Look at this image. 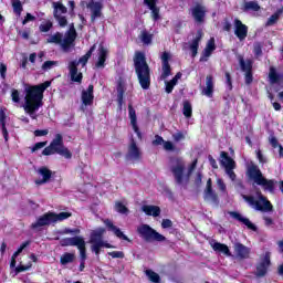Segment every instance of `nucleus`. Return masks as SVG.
Returning a JSON list of instances; mask_svg holds the SVG:
<instances>
[{
    "label": "nucleus",
    "mask_w": 283,
    "mask_h": 283,
    "mask_svg": "<svg viewBox=\"0 0 283 283\" xmlns=\"http://www.w3.org/2000/svg\"><path fill=\"white\" fill-rule=\"evenodd\" d=\"M216 50V39L211 38L207 45L206 49L202 52V55L200 57V61H208L209 56H211V54H213V51Z\"/></svg>",
    "instance_id": "5701e85b"
},
{
    "label": "nucleus",
    "mask_w": 283,
    "mask_h": 283,
    "mask_svg": "<svg viewBox=\"0 0 283 283\" xmlns=\"http://www.w3.org/2000/svg\"><path fill=\"white\" fill-rule=\"evenodd\" d=\"M139 39L144 45H149L151 43V40L154 39V34L149 33L147 30H143Z\"/></svg>",
    "instance_id": "58836bf2"
},
{
    "label": "nucleus",
    "mask_w": 283,
    "mask_h": 283,
    "mask_svg": "<svg viewBox=\"0 0 283 283\" xmlns=\"http://www.w3.org/2000/svg\"><path fill=\"white\" fill-rule=\"evenodd\" d=\"M48 145V142H39L32 147V151H39V149H43Z\"/></svg>",
    "instance_id": "680f3d73"
},
{
    "label": "nucleus",
    "mask_w": 283,
    "mask_h": 283,
    "mask_svg": "<svg viewBox=\"0 0 283 283\" xmlns=\"http://www.w3.org/2000/svg\"><path fill=\"white\" fill-rule=\"evenodd\" d=\"M53 17L55 21H57L61 28H65V25H67V18L63 14H67V8L61 2H53Z\"/></svg>",
    "instance_id": "9d476101"
},
{
    "label": "nucleus",
    "mask_w": 283,
    "mask_h": 283,
    "mask_svg": "<svg viewBox=\"0 0 283 283\" xmlns=\"http://www.w3.org/2000/svg\"><path fill=\"white\" fill-rule=\"evenodd\" d=\"M210 245L213 251H217V253H223V255H228V258H231V251L229 250V247L227 244L212 241L210 242Z\"/></svg>",
    "instance_id": "a878e982"
},
{
    "label": "nucleus",
    "mask_w": 283,
    "mask_h": 283,
    "mask_svg": "<svg viewBox=\"0 0 283 283\" xmlns=\"http://www.w3.org/2000/svg\"><path fill=\"white\" fill-rule=\"evenodd\" d=\"M232 218H234V220H238L239 222H241V224H244V227H247L248 229H250V231H256L258 228L255 227V224H253V222H251V220H249V218L238 213V212H232L231 213Z\"/></svg>",
    "instance_id": "412c9836"
},
{
    "label": "nucleus",
    "mask_w": 283,
    "mask_h": 283,
    "mask_svg": "<svg viewBox=\"0 0 283 283\" xmlns=\"http://www.w3.org/2000/svg\"><path fill=\"white\" fill-rule=\"evenodd\" d=\"M146 275L150 280V282H154V283L160 282V275H158V273L151 270H146Z\"/></svg>",
    "instance_id": "49530a36"
},
{
    "label": "nucleus",
    "mask_w": 283,
    "mask_h": 283,
    "mask_svg": "<svg viewBox=\"0 0 283 283\" xmlns=\"http://www.w3.org/2000/svg\"><path fill=\"white\" fill-rule=\"evenodd\" d=\"M269 266H271V253L266 252L256 266V275L259 277L266 275Z\"/></svg>",
    "instance_id": "ddd939ff"
},
{
    "label": "nucleus",
    "mask_w": 283,
    "mask_h": 283,
    "mask_svg": "<svg viewBox=\"0 0 283 283\" xmlns=\"http://www.w3.org/2000/svg\"><path fill=\"white\" fill-rule=\"evenodd\" d=\"M280 14H282V11H277L276 13L272 14L269 18L266 25H275V23H277V20L280 19Z\"/></svg>",
    "instance_id": "603ef678"
},
{
    "label": "nucleus",
    "mask_w": 283,
    "mask_h": 283,
    "mask_svg": "<svg viewBox=\"0 0 283 283\" xmlns=\"http://www.w3.org/2000/svg\"><path fill=\"white\" fill-rule=\"evenodd\" d=\"M240 65H241V70L243 72H251L252 67H253V62H251V60H247L244 61V59H240Z\"/></svg>",
    "instance_id": "c03bdc74"
},
{
    "label": "nucleus",
    "mask_w": 283,
    "mask_h": 283,
    "mask_svg": "<svg viewBox=\"0 0 283 283\" xmlns=\"http://www.w3.org/2000/svg\"><path fill=\"white\" fill-rule=\"evenodd\" d=\"M85 242L83 237H72V238H64L60 241L61 247H80L82 243Z\"/></svg>",
    "instance_id": "6ab92c4d"
},
{
    "label": "nucleus",
    "mask_w": 283,
    "mask_h": 283,
    "mask_svg": "<svg viewBox=\"0 0 283 283\" xmlns=\"http://www.w3.org/2000/svg\"><path fill=\"white\" fill-rule=\"evenodd\" d=\"M234 252H235L237 258L245 259V258H249L251 250H249V248H247L242 243H235Z\"/></svg>",
    "instance_id": "cd10ccee"
},
{
    "label": "nucleus",
    "mask_w": 283,
    "mask_h": 283,
    "mask_svg": "<svg viewBox=\"0 0 283 283\" xmlns=\"http://www.w3.org/2000/svg\"><path fill=\"white\" fill-rule=\"evenodd\" d=\"M191 114H192L191 103L187 101L184 102V116H186V118H191Z\"/></svg>",
    "instance_id": "09e8293b"
},
{
    "label": "nucleus",
    "mask_w": 283,
    "mask_h": 283,
    "mask_svg": "<svg viewBox=\"0 0 283 283\" xmlns=\"http://www.w3.org/2000/svg\"><path fill=\"white\" fill-rule=\"evenodd\" d=\"M67 218H72L71 212L53 213V222H63V220H67Z\"/></svg>",
    "instance_id": "79ce46f5"
},
{
    "label": "nucleus",
    "mask_w": 283,
    "mask_h": 283,
    "mask_svg": "<svg viewBox=\"0 0 283 283\" xmlns=\"http://www.w3.org/2000/svg\"><path fill=\"white\" fill-rule=\"evenodd\" d=\"M217 185L220 191H227V185H224V181L221 178L217 179Z\"/></svg>",
    "instance_id": "338daca9"
},
{
    "label": "nucleus",
    "mask_w": 283,
    "mask_h": 283,
    "mask_svg": "<svg viewBox=\"0 0 283 283\" xmlns=\"http://www.w3.org/2000/svg\"><path fill=\"white\" fill-rule=\"evenodd\" d=\"M52 30V21L46 20L40 24V32H50Z\"/></svg>",
    "instance_id": "6e6d98bb"
},
{
    "label": "nucleus",
    "mask_w": 283,
    "mask_h": 283,
    "mask_svg": "<svg viewBox=\"0 0 283 283\" xmlns=\"http://www.w3.org/2000/svg\"><path fill=\"white\" fill-rule=\"evenodd\" d=\"M203 96H208V98L213 97V76L208 75L206 77V87L202 88Z\"/></svg>",
    "instance_id": "bb28decb"
},
{
    "label": "nucleus",
    "mask_w": 283,
    "mask_h": 283,
    "mask_svg": "<svg viewBox=\"0 0 283 283\" xmlns=\"http://www.w3.org/2000/svg\"><path fill=\"white\" fill-rule=\"evenodd\" d=\"M76 29L74 28V23L70 24L69 31L65 32L64 35L62 33L56 32L50 35L46 40L49 43H55V45H60L63 52H70L72 48H74V42L76 41Z\"/></svg>",
    "instance_id": "f03ea898"
},
{
    "label": "nucleus",
    "mask_w": 283,
    "mask_h": 283,
    "mask_svg": "<svg viewBox=\"0 0 283 283\" xmlns=\"http://www.w3.org/2000/svg\"><path fill=\"white\" fill-rule=\"evenodd\" d=\"M30 269H32L31 262L27 264L20 263V265L15 268V273H23V271H30Z\"/></svg>",
    "instance_id": "5fc2aeb1"
},
{
    "label": "nucleus",
    "mask_w": 283,
    "mask_h": 283,
    "mask_svg": "<svg viewBox=\"0 0 283 283\" xmlns=\"http://www.w3.org/2000/svg\"><path fill=\"white\" fill-rule=\"evenodd\" d=\"M164 143H165V139H163V137L158 136V135H156L155 140H153V145H155V146L164 145Z\"/></svg>",
    "instance_id": "774afa93"
},
{
    "label": "nucleus",
    "mask_w": 283,
    "mask_h": 283,
    "mask_svg": "<svg viewBox=\"0 0 283 283\" xmlns=\"http://www.w3.org/2000/svg\"><path fill=\"white\" fill-rule=\"evenodd\" d=\"M234 34L239 39V41H244L249 35V27L242 23L239 19H234Z\"/></svg>",
    "instance_id": "9b49d317"
},
{
    "label": "nucleus",
    "mask_w": 283,
    "mask_h": 283,
    "mask_svg": "<svg viewBox=\"0 0 283 283\" xmlns=\"http://www.w3.org/2000/svg\"><path fill=\"white\" fill-rule=\"evenodd\" d=\"M83 105H92L94 103V85H90L86 91L82 92Z\"/></svg>",
    "instance_id": "4be33fe9"
},
{
    "label": "nucleus",
    "mask_w": 283,
    "mask_h": 283,
    "mask_svg": "<svg viewBox=\"0 0 283 283\" xmlns=\"http://www.w3.org/2000/svg\"><path fill=\"white\" fill-rule=\"evenodd\" d=\"M115 211H117V213H122V214L129 213V209H127V206L120 201L115 202Z\"/></svg>",
    "instance_id": "37998d69"
},
{
    "label": "nucleus",
    "mask_w": 283,
    "mask_h": 283,
    "mask_svg": "<svg viewBox=\"0 0 283 283\" xmlns=\"http://www.w3.org/2000/svg\"><path fill=\"white\" fill-rule=\"evenodd\" d=\"M171 171H172L177 182L179 185L182 184V177H184L182 171H185V163L182 161V159H176L174 161V166L171 168Z\"/></svg>",
    "instance_id": "4468645a"
},
{
    "label": "nucleus",
    "mask_w": 283,
    "mask_h": 283,
    "mask_svg": "<svg viewBox=\"0 0 283 283\" xmlns=\"http://www.w3.org/2000/svg\"><path fill=\"white\" fill-rule=\"evenodd\" d=\"M77 249L80 251L81 262H85L87 260V254H86V250H85V241Z\"/></svg>",
    "instance_id": "864d4df0"
},
{
    "label": "nucleus",
    "mask_w": 283,
    "mask_h": 283,
    "mask_svg": "<svg viewBox=\"0 0 283 283\" xmlns=\"http://www.w3.org/2000/svg\"><path fill=\"white\" fill-rule=\"evenodd\" d=\"M157 1L158 0H144L145 6H147L151 12L154 21H158V19H160V9L156 7Z\"/></svg>",
    "instance_id": "b1692460"
},
{
    "label": "nucleus",
    "mask_w": 283,
    "mask_h": 283,
    "mask_svg": "<svg viewBox=\"0 0 283 283\" xmlns=\"http://www.w3.org/2000/svg\"><path fill=\"white\" fill-rule=\"evenodd\" d=\"M269 140L274 149L279 147V155L283 158V147L277 143V138H275V136H271Z\"/></svg>",
    "instance_id": "a18cd8bd"
},
{
    "label": "nucleus",
    "mask_w": 283,
    "mask_h": 283,
    "mask_svg": "<svg viewBox=\"0 0 283 283\" xmlns=\"http://www.w3.org/2000/svg\"><path fill=\"white\" fill-rule=\"evenodd\" d=\"M125 81L120 80L117 84V101L119 103V107L123 106V95L125 94Z\"/></svg>",
    "instance_id": "4c0bfd02"
},
{
    "label": "nucleus",
    "mask_w": 283,
    "mask_h": 283,
    "mask_svg": "<svg viewBox=\"0 0 283 283\" xmlns=\"http://www.w3.org/2000/svg\"><path fill=\"white\" fill-rule=\"evenodd\" d=\"M248 178L253 180L255 185H259L264 189V191L273 192L275 189V181L273 179H266L262 175V170L256 165H251L248 167Z\"/></svg>",
    "instance_id": "20e7f679"
},
{
    "label": "nucleus",
    "mask_w": 283,
    "mask_h": 283,
    "mask_svg": "<svg viewBox=\"0 0 283 283\" xmlns=\"http://www.w3.org/2000/svg\"><path fill=\"white\" fill-rule=\"evenodd\" d=\"M54 65H56V61H46L43 63L42 70L44 72H48V70H52V67H54Z\"/></svg>",
    "instance_id": "4d7b16f0"
},
{
    "label": "nucleus",
    "mask_w": 283,
    "mask_h": 283,
    "mask_svg": "<svg viewBox=\"0 0 283 283\" xmlns=\"http://www.w3.org/2000/svg\"><path fill=\"white\" fill-rule=\"evenodd\" d=\"M128 116L130 118V125H132L135 134H137L138 138H143V135H140V130L138 129L136 109H134V106H132V105L128 106Z\"/></svg>",
    "instance_id": "aec40b11"
},
{
    "label": "nucleus",
    "mask_w": 283,
    "mask_h": 283,
    "mask_svg": "<svg viewBox=\"0 0 283 283\" xmlns=\"http://www.w3.org/2000/svg\"><path fill=\"white\" fill-rule=\"evenodd\" d=\"M170 75H171V66H169V64H163V74L160 76V80L165 81Z\"/></svg>",
    "instance_id": "8fccbe9b"
},
{
    "label": "nucleus",
    "mask_w": 283,
    "mask_h": 283,
    "mask_svg": "<svg viewBox=\"0 0 283 283\" xmlns=\"http://www.w3.org/2000/svg\"><path fill=\"white\" fill-rule=\"evenodd\" d=\"M6 111L0 109V127L2 129V136L6 142H8V128H6Z\"/></svg>",
    "instance_id": "c9c22d12"
},
{
    "label": "nucleus",
    "mask_w": 283,
    "mask_h": 283,
    "mask_svg": "<svg viewBox=\"0 0 283 283\" xmlns=\"http://www.w3.org/2000/svg\"><path fill=\"white\" fill-rule=\"evenodd\" d=\"M134 64L140 87L147 90L151 85V76L149 75V65L145 60V53L137 52L134 57Z\"/></svg>",
    "instance_id": "7ed1b4c3"
},
{
    "label": "nucleus",
    "mask_w": 283,
    "mask_h": 283,
    "mask_svg": "<svg viewBox=\"0 0 283 283\" xmlns=\"http://www.w3.org/2000/svg\"><path fill=\"white\" fill-rule=\"evenodd\" d=\"M243 199L256 211H271L273 209L271 201L266 200V198H264L260 192L256 195V198L243 196Z\"/></svg>",
    "instance_id": "0eeeda50"
},
{
    "label": "nucleus",
    "mask_w": 283,
    "mask_h": 283,
    "mask_svg": "<svg viewBox=\"0 0 283 283\" xmlns=\"http://www.w3.org/2000/svg\"><path fill=\"white\" fill-rule=\"evenodd\" d=\"M164 149L166 151H174V143L171 142H164Z\"/></svg>",
    "instance_id": "69168bd1"
},
{
    "label": "nucleus",
    "mask_w": 283,
    "mask_h": 283,
    "mask_svg": "<svg viewBox=\"0 0 283 283\" xmlns=\"http://www.w3.org/2000/svg\"><path fill=\"white\" fill-rule=\"evenodd\" d=\"M282 78L283 76L281 74H277L275 67H270L269 81L272 85H275V83H281Z\"/></svg>",
    "instance_id": "f704fd0d"
},
{
    "label": "nucleus",
    "mask_w": 283,
    "mask_h": 283,
    "mask_svg": "<svg viewBox=\"0 0 283 283\" xmlns=\"http://www.w3.org/2000/svg\"><path fill=\"white\" fill-rule=\"evenodd\" d=\"M205 200H208V202H218V196H216L212 188H206Z\"/></svg>",
    "instance_id": "a19ab883"
},
{
    "label": "nucleus",
    "mask_w": 283,
    "mask_h": 283,
    "mask_svg": "<svg viewBox=\"0 0 283 283\" xmlns=\"http://www.w3.org/2000/svg\"><path fill=\"white\" fill-rule=\"evenodd\" d=\"M127 157L130 160H138V158H140V149H138L136 143L132 142V144L129 145Z\"/></svg>",
    "instance_id": "2f4dec72"
},
{
    "label": "nucleus",
    "mask_w": 283,
    "mask_h": 283,
    "mask_svg": "<svg viewBox=\"0 0 283 283\" xmlns=\"http://www.w3.org/2000/svg\"><path fill=\"white\" fill-rule=\"evenodd\" d=\"M30 244V242H24L20 245V248L13 253L12 259H11V269H14L17 266V258H19L20 253H23V249H25Z\"/></svg>",
    "instance_id": "e433bc0d"
},
{
    "label": "nucleus",
    "mask_w": 283,
    "mask_h": 283,
    "mask_svg": "<svg viewBox=\"0 0 283 283\" xmlns=\"http://www.w3.org/2000/svg\"><path fill=\"white\" fill-rule=\"evenodd\" d=\"M38 174L41 176L42 179L35 180L38 185H45L50 178H52V172L48 168H40Z\"/></svg>",
    "instance_id": "7c9ffc66"
},
{
    "label": "nucleus",
    "mask_w": 283,
    "mask_h": 283,
    "mask_svg": "<svg viewBox=\"0 0 283 283\" xmlns=\"http://www.w3.org/2000/svg\"><path fill=\"white\" fill-rule=\"evenodd\" d=\"M76 256L74 255V253H70L66 252L64 254H62L61 259H60V263L65 266V264H72V262H74V259Z\"/></svg>",
    "instance_id": "ea45409f"
},
{
    "label": "nucleus",
    "mask_w": 283,
    "mask_h": 283,
    "mask_svg": "<svg viewBox=\"0 0 283 283\" xmlns=\"http://www.w3.org/2000/svg\"><path fill=\"white\" fill-rule=\"evenodd\" d=\"M244 8L245 10H252L253 12H258V10H260V4H258V2H245L244 3Z\"/></svg>",
    "instance_id": "3c124183"
},
{
    "label": "nucleus",
    "mask_w": 283,
    "mask_h": 283,
    "mask_svg": "<svg viewBox=\"0 0 283 283\" xmlns=\"http://www.w3.org/2000/svg\"><path fill=\"white\" fill-rule=\"evenodd\" d=\"M12 8L13 11L18 14V17H21V12H23V6L21 4V1L12 0Z\"/></svg>",
    "instance_id": "de8ad7c7"
},
{
    "label": "nucleus",
    "mask_w": 283,
    "mask_h": 283,
    "mask_svg": "<svg viewBox=\"0 0 283 283\" xmlns=\"http://www.w3.org/2000/svg\"><path fill=\"white\" fill-rule=\"evenodd\" d=\"M107 56H109V50H107V48L101 44L97 50V60L95 62V66L105 67V62L107 61Z\"/></svg>",
    "instance_id": "2eb2a0df"
},
{
    "label": "nucleus",
    "mask_w": 283,
    "mask_h": 283,
    "mask_svg": "<svg viewBox=\"0 0 283 283\" xmlns=\"http://www.w3.org/2000/svg\"><path fill=\"white\" fill-rule=\"evenodd\" d=\"M105 234V228H97L91 232V244H98V242L103 241V235Z\"/></svg>",
    "instance_id": "393cba45"
},
{
    "label": "nucleus",
    "mask_w": 283,
    "mask_h": 283,
    "mask_svg": "<svg viewBox=\"0 0 283 283\" xmlns=\"http://www.w3.org/2000/svg\"><path fill=\"white\" fill-rule=\"evenodd\" d=\"M95 50H96V45H93L88 50V52L78 60V62H71L69 64V70H70L72 81H74L75 83H81V81H83V73H78V69L76 67L77 65H82V67H85V65H87V61H90V57L92 56Z\"/></svg>",
    "instance_id": "423d86ee"
},
{
    "label": "nucleus",
    "mask_w": 283,
    "mask_h": 283,
    "mask_svg": "<svg viewBox=\"0 0 283 283\" xmlns=\"http://www.w3.org/2000/svg\"><path fill=\"white\" fill-rule=\"evenodd\" d=\"M202 39V31L197 32V36L191 41L189 50L192 54V57L197 56L198 48L200 46V40Z\"/></svg>",
    "instance_id": "c85d7f7f"
},
{
    "label": "nucleus",
    "mask_w": 283,
    "mask_h": 283,
    "mask_svg": "<svg viewBox=\"0 0 283 283\" xmlns=\"http://www.w3.org/2000/svg\"><path fill=\"white\" fill-rule=\"evenodd\" d=\"M181 78H182V73L178 72L172 80H170L169 82L166 81L165 82L166 93L171 94V92H174V87L178 85V81H180Z\"/></svg>",
    "instance_id": "c756f323"
},
{
    "label": "nucleus",
    "mask_w": 283,
    "mask_h": 283,
    "mask_svg": "<svg viewBox=\"0 0 283 283\" xmlns=\"http://www.w3.org/2000/svg\"><path fill=\"white\" fill-rule=\"evenodd\" d=\"M52 85L51 81H46L39 85H25L24 92V112L29 114L33 119L36 118L34 112H39L40 107H43V93Z\"/></svg>",
    "instance_id": "f257e3e1"
},
{
    "label": "nucleus",
    "mask_w": 283,
    "mask_h": 283,
    "mask_svg": "<svg viewBox=\"0 0 283 283\" xmlns=\"http://www.w3.org/2000/svg\"><path fill=\"white\" fill-rule=\"evenodd\" d=\"M108 255H111V258H113V259H123V258H125V253L123 251L108 252Z\"/></svg>",
    "instance_id": "bf43d9fd"
},
{
    "label": "nucleus",
    "mask_w": 283,
    "mask_h": 283,
    "mask_svg": "<svg viewBox=\"0 0 283 283\" xmlns=\"http://www.w3.org/2000/svg\"><path fill=\"white\" fill-rule=\"evenodd\" d=\"M220 164L226 169V174H227V176H229L230 180L234 181L237 178L235 171H233V169H235V160H233V158L229 157V153L221 151Z\"/></svg>",
    "instance_id": "6e6552de"
},
{
    "label": "nucleus",
    "mask_w": 283,
    "mask_h": 283,
    "mask_svg": "<svg viewBox=\"0 0 283 283\" xmlns=\"http://www.w3.org/2000/svg\"><path fill=\"white\" fill-rule=\"evenodd\" d=\"M191 14L197 23H202L205 21V14H207V9L203 6L197 4L191 9Z\"/></svg>",
    "instance_id": "a211bd4d"
},
{
    "label": "nucleus",
    "mask_w": 283,
    "mask_h": 283,
    "mask_svg": "<svg viewBox=\"0 0 283 283\" xmlns=\"http://www.w3.org/2000/svg\"><path fill=\"white\" fill-rule=\"evenodd\" d=\"M103 222L105 227H107L108 231H113L116 238H119V240H125L126 242H129V238H127V235H125V233H123V231L119 230L118 227L114 226V222H112V220L105 219Z\"/></svg>",
    "instance_id": "dca6fc26"
},
{
    "label": "nucleus",
    "mask_w": 283,
    "mask_h": 283,
    "mask_svg": "<svg viewBox=\"0 0 283 283\" xmlns=\"http://www.w3.org/2000/svg\"><path fill=\"white\" fill-rule=\"evenodd\" d=\"M256 158H258L259 163H261L262 165H264L266 163V158L264 157V155H262L261 149L256 150Z\"/></svg>",
    "instance_id": "e2e57ef3"
},
{
    "label": "nucleus",
    "mask_w": 283,
    "mask_h": 283,
    "mask_svg": "<svg viewBox=\"0 0 283 283\" xmlns=\"http://www.w3.org/2000/svg\"><path fill=\"white\" fill-rule=\"evenodd\" d=\"M86 8L91 10V19L92 21H96V19H101L102 10H103V2L90 0Z\"/></svg>",
    "instance_id": "f8f14e48"
},
{
    "label": "nucleus",
    "mask_w": 283,
    "mask_h": 283,
    "mask_svg": "<svg viewBox=\"0 0 283 283\" xmlns=\"http://www.w3.org/2000/svg\"><path fill=\"white\" fill-rule=\"evenodd\" d=\"M172 138H174L175 143H180V140H185V135L182 132H177V133L172 134Z\"/></svg>",
    "instance_id": "052dcab7"
},
{
    "label": "nucleus",
    "mask_w": 283,
    "mask_h": 283,
    "mask_svg": "<svg viewBox=\"0 0 283 283\" xmlns=\"http://www.w3.org/2000/svg\"><path fill=\"white\" fill-rule=\"evenodd\" d=\"M138 233L142 235V238H145L147 242H165V237L156 232V230L151 229V227L147 224L139 227Z\"/></svg>",
    "instance_id": "1a4fd4ad"
},
{
    "label": "nucleus",
    "mask_w": 283,
    "mask_h": 283,
    "mask_svg": "<svg viewBox=\"0 0 283 283\" xmlns=\"http://www.w3.org/2000/svg\"><path fill=\"white\" fill-rule=\"evenodd\" d=\"M142 211L146 213V216H153L154 218H158L160 216V207L158 206H143Z\"/></svg>",
    "instance_id": "473e14b6"
},
{
    "label": "nucleus",
    "mask_w": 283,
    "mask_h": 283,
    "mask_svg": "<svg viewBox=\"0 0 283 283\" xmlns=\"http://www.w3.org/2000/svg\"><path fill=\"white\" fill-rule=\"evenodd\" d=\"M170 57H171V56L169 55L168 52H164V53L161 54L163 65H169V59H170Z\"/></svg>",
    "instance_id": "0e129e2a"
},
{
    "label": "nucleus",
    "mask_w": 283,
    "mask_h": 283,
    "mask_svg": "<svg viewBox=\"0 0 283 283\" xmlns=\"http://www.w3.org/2000/svg\"><path fill=\"white\" fill-rule=\"evenodd\" d=\"M43 156H52L54 154H59L70 160L72 158V151L65 145H63V136L61 134H56L55 138L51 142L50 146L45 147L42 151Z\"/></svg>",
    "instance_id": "39448f33"
},
{
    "label": "nucleus",
    "mask_w": 283,
    "mask_h": 283,
    "mask_svg": "<svg viewBox=\"0 0 283 283\" xmlns=\"http://www.w3.org/2000/svg\"><path fill=\"white\" fill-rule=\"evenodd\" d=\"M52 223H54V213L49 212L40 217L38 221L32 224V228L39 229V227H46V224H52Z\"/></svg>",
    "instance_id": "f3484780"
},
{
    "label": "nucleus",
    "mask_w": 283,
    "mask_h": 283,
    "mask_svg": "<svg viewBox=\"0 0 283 283\" xmlns=\"http://www.w3.org/2000/svg\"><path fill=\"white\" fill-rule=\"evenodd\" d=\"M103 247H105V249H114V247L107 242H98L92 243L91 250L95 255H101V249H103Z\"/></svg>",
    "instance_id": "72a5a7b5"
},
{
    "label": "nucleus",
    "mask_w": 283,
    "mask_h": 283,
    "mask_svg": "<svg viewBox=\"0 0 283 283\" xmlns=\"http://www.w3.org/2000/svg\"><path fill=\"white\" fill-rule=\"evenodd\" d=\"M11 98H12L13 103H21V97L19 95V91L13 88L11 91Z\"/></svg>",
    "instance_id": "13d9d810"
}]
</instances>
